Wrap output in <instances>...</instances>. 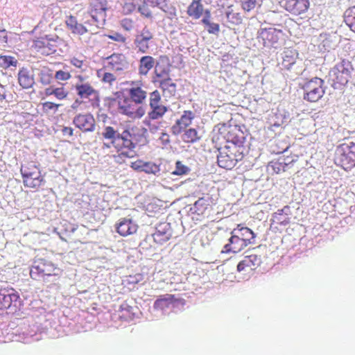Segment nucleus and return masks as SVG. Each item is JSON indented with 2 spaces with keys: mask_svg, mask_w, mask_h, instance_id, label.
Returning <instances> with one entry per match:
<instances>
[{
  "mask_svg": "<svg viewBox=\"0 0 355 355\" xmlns=\"http://www.w3.org/2000/svg\"><path fill=\"white\" fill-rule=\"evenodd\" d=\"M237 129L232 125L218 124L213 130L212 141L218 150L219 167L232 170L243 157L244 147L236 135Z\"/></svg>",
  "mask_w": 355,
  "mask_h": 355,
  "instance_id": "f257e3e1",
  "label": "nucleus"
},
{
  "mask_svg": "<svg viewBox=\"0 0 355 355\" xmlns=\"http://www.w3.org/2000/svg\"><path fill=\"white\" fill-rule=\"evenodd\" d=\"M102 136L105 139L110 140L115 149L116 154L113 155V158L116 163L124 164L128 159L133 158L136 155V144L131 139L132 134L128 129L119 133L112 126H105Z\"/></svg>",
  "mask_w": 355,
  "mask_h": 355,
  "instance_id": "f03ea898",
  "label": "nucleus"
},
{
  "mask_svg": "<svg viewBox=\"0 0 355 355\" xmlns=\"http://www.w3.org/2000/svg\"><path fill=\"white\" fill-rule=\"evenodd\" d=\"M106 105L110 113L125 116L132 121L141 119L146 114L142 105H137L122 92H116L113 97L107 98Z\"/></svg>",
  "mask_w": 355,
  "mask_h": 355,
  "instance_id": "7ed1b4c3",
  "label": "nucleus"
},
{
  "mask_svg": "<svg viewBox=\"0 0 355 355\" xmlns=\"http://www.w3.org/2000/svg\"><path fill=\"white\" fill-rule=\"evenodd\" d=\"M60 269L45 258H36L30 270L32 279L40 280L45 277L59 276Z\"/></svg>",
  "mask_w": 355,
  "mask_h": 355,
  "instance_id": "20e7f679",
  "label": "nucleus"
},
{
  "mask_svg": "<svg viewBox=\"0 0 355 355\" xmlns=\"http://www.w3.org/2000/svg\"><path fill=\"white\" fill-rule=\"evenodd\" d=\"M335 162L345 171L355 166V143L350 141L337 146L335 153Z\"/></svg>",
  "mask_w": 355,
  "mask_h": 355,
  "instance_id": "39448f33",
  "label": "nucleus"
},
{
  "mask_svg": "<svg viewBox=\"0 0 355 355\" xmlns=\"http://www.w3.org/2000/svg\"><path fill=\"white\" fill-rule=\"evenodd\" d=\"M301 88L304 99L311 103L318 102L325 93L324 80L318 77L306 80L301 85Z\"/></svg>",
  "mask_w": 355,
  "mask_h": 355,
  "instance_id": "423d86ee",
  "label": "nucleus"
},
{
  "mask_svg": "<svg viewBox=\"0 0 355 355\" xmlns=\"http://www.w3.org/2000/svg\"><path fill=\"white\" fill-rule=\"evenodd\" d=\"M67 28L73 33L78 36L79 40L83 44H89L94 33L87 26L89 21H85L84 24L78 21L76 17L69 15L65 21Z\"/></svg>",
  "mask_w": 355,
  "mask_h": 355,
  "instance_id": "0eeeda50",
  "label": "nucleus"
},
{
  "mask_svg": "<svg viewBox=\"0 0 355 355\" xmlns=\"http://www.w3.org/2000/svg\"><path fill=\"white\" fill-rule=\"evenodd\" d=\"M352 69V63L347 60H342L337 63L329 72V76L334 85L336 86L347 84Z\"/></svg>",
  "mask_w": 355,
  "mask_h": 355,
  "instance_id": "6e6552de",
  "label": "nucleus"
},
{
  "mask_svg": "<svg viewBox=\"0 0 355 355\" xmlns=\"http://www.w3.org/2000/svg\"><path fill=\"white\" fill-rule=\"evenodd\" d=\"M76 78L78 82L76 83L74 88L78 96L83 100L99 102V92L90 83L85 82V78L83 76L78 75Z\"/></svg>",
  "mask_w": 355,
  "mask_h": 355,
  "instance_id": "1a4fd4ad",
  "label": "nucleus"
},
{
  "mask_svg": "<svg viewBox=\"0 0 355 355\" xmlns=\"http://www.w3.org/2000/svg\"><path fill=\"white\" fill-rule=\"evenodd\" d=\"M127 84L130 86L126 89L128 97L137 105H141L144 103L147 98V92L143 88L142 81L133 80L128 82Z\"/></svg>",
  "mask_w": 355,
  "mask_h": 355,
  "instance_id": "9d476101",
  "label": "nucleus"
},
{
  "mask_svg": "<svg viewBox=\"0 0 355 355\" xmlns=\"http://www.w3.org/2000/svg\"><path fill=\"white\" fill-rule=\"evenodd\" d=\"M280 6L294 15H300L306 12L309 6V0H279Z\"/></svg>",
  "mask_w": 355,
  "mask_h": 355,
  "instance_id": "9b49d317",
  "label": "nucleus"
},
{
  "mask_svg": "<svg viewBox=\"0 0 355 355\" xmlns=\"http://www.w3.org/2000/svg\"><path fill=\"white\" fill-rule=\"evenodd\" d=\"M104 67L113 71H121L128 69V62L123 53H113L107 57Z\"/></svg>",
  "mask_w": 355,
  "mask_h": 355,
  "instance_id": "f8f14e48",
  "label": "nucleus"
},
{
  "mask_svg": "<svg viewBox=\"0 0 355 355\" xmlns=\"http://www.w3.org/2000/svg\"><path fill=\"white\" fill-rule=\"evenodd\" d=\"M74 125L83 132H93L96 128V121L90 113L78 114L73 120Z\"/></svg>",
  "mask_w": 355,
  "mask_h": 355,
  "instance_id": "ddd939ff",
  "label": "nucleus"
},
{
  "mask_svg": "<svg viewBox=\"0 0 355 355\" xmlns=\"http://www.w3.org/2000/svg\"><path fill=\"white\" fill-rule=\"evenodd\" d=\"M195 118V114L191 110H184L180 119L171 127V132L174 135H179L187 128Z\"/></svg>",
  "mask_w": 355,
  "mask_h": 355,
  "instance_id": "4468645a",
  "label": "nucleus"
},
{
  "mask_svg": "<svg viewBox=\"0 0 355 355\" xmlns=\"http://www.w3.org/2000/svg\"><path fill=\"white\" fill-rule=\"evenodd\" d=\"M259 35L265 46H272L278 43L279 40L283 37L284 33L282 30L275 28H268L261 29Z\"/></svg>",
  "mask_w": 355,
  "mask_h": 355,
  "instance_id": "2eb2a0df",
  "label": "nucleus"
},
{
  "mask_svg": "<svg viewBox=\"0 0 355 355\" xmlns=\"http://www.w3.org/2000/svg\"><path fill=\"white\" fill-rule=\"evenodd\" d=\"M172 237V228L168 223H160L156 227L155 232L153 234L155 243L162 245Z\"/></svg>",
  "mask_w": 355,
  "mask_h": 355,
  "instance_id": "dca6fc26",
  "label": "nucleus"
},
{
  "mask_svg": "<svg viewBox=\"0 0 355 355\" xmlns=\"http://www.w3.org/2000/svg\"><path fill=\"white\" fill-rule=\"evenodd\" d=\"M153 38V34L150 31L145 27L142 29L140 34L137 35L135 40V44L138 51L146 53L149 49V42Z\"/></svg>",
  "mask_w": 355,
  "mask_h": 355,
  "instance_id": "f3484780",
  "label": "nucleus"
},
{
  "mask_svg": "<svg viewBox=\"0 0 355 355\" xmlns=\"http://www.w3.org/2000/svg\"><path fill=\"white\" fill-rule=\"evenodd\" d=\"M116 232L122 236H127L137 232L138 226L131 218H121L115 224Z\"/></svg>",
  "mask_w": 355,
  "mask_h": 355,
  "instance_id": "a211bd4d",
  "label": "nucleus"
},
{
  "mask_svg": "<svg viewBox=\"0 0 355 355\" xmlns=\"http://www.w3.org/2000/svg\"><path fill=\"white\" fill-rule=\"evenodd\" d=\"M42 181L43 178L40 171L36 166H33L31 171L24 173V184L27 187L38 188L42 184Z\"/></svg>",
  "mask_w": 355,
  "mask_h": 355,
  "instance_id": "6ab92c4d",
  "label": "nucleus"
},
{
  "mask_svg": "<svg viewBox=\"0 0 355 355\" xmlns=\"http://www.w3.org/2000/svg\"><path fill=\"white\" fill-rule=\"evenodd\" d=\"M42 94L44 97H49L53 96L57 100L64 101L69 96V92L63 84L51 85L46 87Z\"/></svg>",
  "mask_w": 355,
  "mask_h": 355,
  "instance_id": "aec40b11",
  "label": "nucleus"
},
{
  "mask_svg": "<svg viewBox=\"0 0 355 355\" xmlns=\"http://www.w3.org/2000/svg\"><path fill=\"white\" fill-rule=\"evenodd\" d=\"M260 264V259L257 254H250L244 257L237 265V270L240 272L250 273L254 270Z\"/></svg>",
  "mask_w": 355,
  "mask_h": 355,
  "instance_id": "412c9836",
  "label": "nucleus"
},
{
  "mask_svg": "<svg viewBox=\"0 0 355 355\" xmlns=\"http://www.w3.org/2000/svg\"><path fill=\"white\" fill-rule=\"evenodd\" d=\"M106 6V0H92L89 5V13L94 21L98 22L99 19H104Z\"/></svg>",
  "mask_w": 355,
  "mask_h": 355,
  "instance_id": "4be33fe9",
  "label": "nucleus"
},
{
  "mask_svg": "<svg viewBox=\"0 0 355 355\" xmlns=\"http://www.w3.org/2000/svg\"><path fill=\"white\" fill-rule=\"evenodd\" d=\"M231 234L232 236L229 239L228 243L223 246L221 253H237L247 247L246 243L243 241H241L234 234Z\"/></svg>",
  "mask_w": 355,
  "mask_h": 355,
  "instance_id": "5701e85b",
  "label": "nucleus"
},
{
  "mask_svg": "<svg viewBox=\"0 0 355 355\" xmlns=\"http://www.w3.org/2000/svg\"><path fill=\"white\" fill-rule=\"evenodd\" d=\"M171 67L168 64H162L159 62L157 63L153 76L152 77V82L157 84L166 79H171Z\"/></svg>",
  "mask_w": 355,
  "mask_h": 355,
  "instance_id": "b1692460",
  "label": "nucleus"
},
{
  "mask_svg": "<svg viewBox=\"0 0 355 355\" xmlns=\"http://www.w3.org/2000/svg\"><path fill=\"white\" fill-rule=\"evenodd\" d=\"M19 295L13 289L1 290L0 291V313L10 307L13 302H16Z\"/></svg>",
  "mask_w": 355,
  "mask_h": 355,
  "instance_id": "393cba45",
  "label": "nucleus"
},
{
  "mask_svg": "<svg viewBox=\"0 0 355 355\" xmlns=\"http://www.w3.org/2000/svg\"><path fill=\"white\" fill-rule=\"evenodd\" d=\"M158 62L151 55L141 57L138 64V73L141 76H146L149 71L155 67Z\"/></svg>",
  "mask_w": 355,
  "mask_h": 355,
  "instance_id": "a878e982",
  "label": "nucleus"
},
{
  "mask_svg": "<svg viewBox=\"0 0 355 355\" xmlns=\"http://www.w3.org/2000/svg\"><path fill=\"white\" fill-rule=\"evenodd\" d=\"M231 234H234L241 241H243L247 246L254 243L255 234L253 231L247 227L242 226L241 224H239L236 228L233 229Z\"/></svg>",
  "mask_w": 355,
  "mask_h": 355,
  "instance_id": "bb28decb",
  "label": "nucleus"
},
{
  "mask_svg": "<svg viewBox=\"0 0 355 355\" xmlns=\"http://www.w3.org/2000/svg\"><path fill=\"white\" fill-rule=\"evenodd\" d=\"M211 197L209 195H206L196 201L191 209L193 214H196L199 216L203 215L211 207Z\"/></svg>",
  "mask_w": 355,
  "mask_h": 355,
  "instance_id": "cd10ccee",
  "label": "nucleus"
},
{
  "mask_svg": "<svg viewBox=\"0 0 355 355\" xmlns=\"http://www.w3.org/2000/svg\"><path fill=\"white\" fill-rule=\"evenodd\" d=\"M201 1L202 0H193L187 7V13L191 19L196 20L204 17L205 10Z\"/></svg>",
  "mask_w": 355,
  "mask_h": 355,
  "instance_id": "c85d7f7f",
  "label": "nucleus"
},
{
  "mask_svg": "<svg viewBox=\"0 0 355 355\" xmlns=\"http://www.w3.org/2000/svg\"><path fill=\"white\" fill-rule=\"evenodd\" d=\"M162 92L164 97H171L175 96L177 90V85L171 79H166L157 83Z\"/></svg>",
  "mask_w": 355,
  "mask_h": 355,
  "instance_id": "c756f323",
  "label": "nucleus"
},
{
  "mask_svg": "<svg viewBox=\"0 0 355 355\" xmlns=\"http://www.w3.org/2000/svg\"><path fill=\"white\" fill-rule=\"evenodd\" d=\"M297 53L295 51L288 49L284 52L282 62V69L290 71L296 63Z\"/></svg>",
  "mask_w": 355,
  "mask_h": 355,
  "instance_id": "7c9ffc66",
  "label": "nucleus"
},
{
  "mask_svg": "<svg viewBox=\"0 0 355 355\" xmlns=\"http://www.w3.org/2000/svg\"><path fill=\"white\" fill-rule=\"evenodd\" d=\"M227 21L232 25L239 26L243 22V16L232 5L229 6L225 12Z\"/></svg>",
  "mask_w": 355,
  "mask_h": 355,
  "instance_id": "2f4dec72",
  "label": "nucleus"
},
{
  "mask_svg": "<svg viewBox=\"0 0 355 355\" xmlns=\"http://www.w3.org/2000/svg\"><path fill=\"white\" fill-rule=\"evenodd\" d=\"M211 12L209 10L206 9L201 22L205 27H207V31L209 34L217 35L220 32V25L217 23L211 22Z\"/></svg>",
  "mask_w": 355,
  "mask_h": 355,
  "instance_id": "473e14b6",
  "label": "nucleus"
},
{
  "mask_svg": "<svg viewBox=\"0 0 355 355\" xmlns=\"http://www.w3.org/2000/svg\"><path fill=\"white\" fill-rule=\"evenodd\" d=\"M182 133L181 139L185 144H195L201 139V135L193 128H186Z\"/></svg>",
  "mask_w": 355,
  "mask_h": 355,
  "instance_id": "72a5a7b5",
  "label": "nucleus"
},
{
  "mask_svg": "<svg viewBox=\"0 0 355 355\" xmlns=\"http://www.w3.org/2000/svg\"><path fill=\"white\" fill-rule=\"evenodd\" d=\"M289 210L288 206L277 210L272 216V223L280 226H286L290 223V217L288 214H284L285 210Z\"/></svg>",
  "mask_w": 355,
  "mask_h": 355,
  "instance_id": "f704fd0d",
  "label": "nucleus"
},
{
  "mask_svg": "<svg viewBox=\"0 0 355 355\" xmlns=\"http://www.w3.org/2000/svg\"><path fill=\"white\" fill-rule=\"evenodd\" d=\"M150 111L148 112V117L152 120L161 119L168 112V107L161 103L150 106Z\"/></svg>",
  "mask_w": 355,
  "mask_h": 355,
  "instance_id": "c9c22d12",
  "label": "nucleus"
},
{
  "mask_svg": "<svg viewBox=\"0 0 355 355\" xmlns=\"http://www.w3.org/2000/svg\"><path fill=\"white\" fill-rule=\"evenodd\" d=\"M175 302L173 295L166 294L161 295L154 303V307L157 309H164L169 307Z\"/></svg>",
  "mask_w": 355,
  "mask_h": 355,
  "instance_id": "e433bc0d",
  "label": "nucleus"
},
{
  "mask_svg": "<svg viewBox=\"0 0 355 355\" xmlns=\"http://www.w3.org/2000/svg\"><path fill=\"white\" fill-rule=\"evenodd\" d=\"M290 165L291 162H286V159H282V157L279 158L277 160L271 161L269 163V166L275 173L285 171Z\"/></svg>",
  "mask_w": 355,
  "mask_h": 355,
  "instance_id": "4c0bfd02",
  "label": "nucleus"
},
{
  "mask_svg": "<svg viewBox=\"0 0 355 355\" xmlns=\"http://www.w3.org/2000/svg\"><path fill=\"white\" fill-rule=\"evenodd\" d=\"M50 46V40L46 37L38 38L33 42V47L37 51L42 50V53L49 54V51H51Z\"/></svg>",
  "mask_w": 355,
  "mask_h": 355,
  "instance_id": "58836bf2",
  "label": "nucleus"
},
{
  "mask_svg": "<svg viewBox=\"0 0 355 355\" xmlns=\"http://www.w3.org/2000/svg\"><path fill=\"white\" fill-rule=\"evenodd\" d=\"M345 21L355 32V6L352 7L345 13Z\"/></svg>",
  "mask_w": 355,
  "mask_h": 355,
  "instance_id": "ea45409f",
  "label": "nucleus"
},
{
  "mask_svg": "<svg viewBox=\"0 0 355 355\" xmlns=\"http://www.w3.org/2000/svg\"><path fill=\"white\" fill-rule=\"evenodd\" d=\"M40 82L44 85H51L53 80V74L51 70L48 69H43L39 74Z\"/></svg>",
  "mask_w": 355,
  "mask_h": 355,
  "instance_id": "a19ab883",
  "label": "nucleus"
},
{
  "mask_svg": "<svg viewBox=\"0 0 355 355\" xmlns=\"http://www.w3.org/2000/svg\"><path fill=\"white\" fill-rule=\"evenodd\" d=\"M17 60L10 55H0V67L7 69L10 66L16 67Z\"/></svg>",
  "mask_w": 355,
  "mask_h": 355,
  "instance_id": "79ce46f5",
  "label": "nucleus"
},
{
  "mask_svg": "<svg viewBox=\"0 0 355 355\" xmlns=\"http://www.w3.org/2000/svg\"><path fill=\"white\" fill-rule=\"evenodd\" d=\"M159 166L153 162H144L142 172L148 174H154L159 173Z\"/></svg>",
  "mask_w": 355,
  "mask_h": 355,
  "instance_id": "37998d69",
  "label": "nucleus"
},
{
  "mask_svg": "<svg viewBox=\"0 0 355 355\" xmlns=\"http://www.w3.org/2000/svg\"><path fill=\"white\" fill-rule=\"evenodd\" d=\"M189 168L183 164L181 161H177L175 163V170L172 172L173 175H186L189 172Z\"/></svg>",
  "mask_w": 355,
  "mask_h": 355,
  "instance_id": "c03bdc74",
  "label": "nucleus"
},
{
  "mask_svg": "<svg viewBox=\"0 0 355 355\" xmlns=\"http://www.w3.org/2000/svg\"><path fill=\"white\" fill-rule=\"evenodd\" d=\"M257 4V0H241V7L245 12L253 10Z\"/></svg>",
  "mask_w": 355,
  "mask_h": 355,
  "instance_id": "a18cd8bd",
  "label": "nucleus"
},
{
  "mask_svg": "<svg viewBox=\"0 0 355 355\" xmlns=\"http://www.w3.org/2000/svg\"><path fill=\"white\" fill-rule=\"evenodd\" d=\"M60 105V104H57L51 101H46L42 103V110L44 113H49L51 111L56 112Z\"/></svg>",
  "mask_w": 355,
  "mask_h": 355,
  "instance_id": "49530a36",
  "label": "nucleus"
},
{
  "mask_svg": "<svg viewBox=\"0 0 355 355\" xmlns=\"http://www.w3.org/2000/svg\"><path fill=\"white\" fill-rule=\"evenodd\" d=\"M162 103V96L160 92L155 89L149 94V106Z\"/></svg>",
  "mask_w": 355,
  "mask_h": 355,
  "instance_id": "de8ad7c7",
  "label": "nucleus"
},
{
  "mask_svg": "<svg viewBox=\"0 0 355 355\" xmlns=\"http://www.w3.org/2000/svg\"><path fill=\"white\" fill-rule=\"evenodd\" d=\"M150 6L147 5L144 1L143 2L142 5H141L139 8V12L141 13L142 16L146 18H152L153 17V13L150 10Z\"/></svg>",
  "mask_w": 355,
  "mask_h": 355,
  "instance_id": "09e8293b",
  "label": "nucleus"
},
{
  "mask_svg": "<svg viewBox=\"0 0 355 355\" xmlns=\"http://www.w3.org/2000/svg\"><path fill=\"white\" fill-rule=\"evenodd\" d=\"M71 75L70 72L63 70H58L55 73V78L60 81H67L71 79Z\"/></svg>",
  "mask_w": 355,
  "mask_h": 355,
  "instance_id": "8fccbe9b",
  "label": "nucleus"
},
{
  "mask_svg": "<svg viewBox=\"0 0 355 355\" xmlns=\"http://www.w3.org/2000/svg\"><path fill=\"white\" fill-rule=\"evenodd\" d=\"M70 64L77 69H82L85 66V60L81 57L73 56L69 59Z\"/></svg>",
  "mask_w": 355,
  "mask_h": 355,
  "instance_id": "3c124183",
  "label": "nucleus"
},
{
  "mask_svg": "<svg viewBox=\"0 0 355 355\" xmlns=\"http://www.w3.org/2000/svg\"><path fill=\"white\" fill-rule=\"evenodd\" d=\"M35 83L33 76L24 73V89L31 88Z\"/></svg>",
  "mask_w": 355,
  "mask_h": 355,
  "instance_id": "603ef678",
  "label": "nucleus"
},
{
  "mask_svg": "<svg viewBox=\"0 0 355 355\" xmlns=\"http://www.w3.org/2000/svg\"><path fill=\"white\" fill-rule=\"evenodd\" d=\"M116 80V76L110 72H105L102 78V81L105 83H108L110 85Z\"/></svg>",
  "mask_w": 355,
  "mask_h": 355,
  "instance_id": "864d4df0",
  "label": "nucleus"
},
{
  "mask_svg": "<svg viewBox=\"0 0 355 355\" xmlns=\"http://www.w3.org/2000/svg\"><path fill=\"white\" fill-rule=\"evenodd\" d=\"M144 161L141 159H137L135 162H131L130 167L136 171L142 172Z\"/></svg>",
  "mask_w": 355,
  "mask_h": 355,
  "instance_id": "5fc2aeb1",
  "label": "nucleus"
},
{
  "mask_svg": "<svg viewBox=\"0 0 355 355\" xmlns=\"http://www.w3.org/2000/svg\"><path fill=\"white\" fill-rule=\"evenodd\" d=\"M142 280H143V276L141 274H137L134 276L130 275L127 279V282L130 284H138L139 282H141Z\"/></svg>",
  "mask_w": 355,
  "mask_h": 355,
  "instance_id": "6e6d98bb",
  "label": "nucleus"
},
{
  "mask_svg": "<svg viewBox=\"0 0 355 355\" xmlns=\"http://www.w3.org/2000/svg\"><path fill=\"white\" fill-rule=\"evenodd\" d=\"M107 37L112 40L124 43L126 40L125 37L121 33H114L112 35H108Z\"/></svg>",
  "mask_w": 355,
  "mask_h": 355,
  "instance_id": "4d7b16f0",
  "label": "nucleus"
},
{
  "mask_svg": "<svg viewBox=\"0 0 355 355\" xmlns=\"http://www.w3.org/2000/svg\"><path fill=\"white\" fill-rule=\"evenodd\" d=\"M135 0H129L123 5V9L128 12H132L136 9Z\"/></svg>",
  "mask_w": 355,
  "mask_h": 355,
  "instance_id": "13d9d810",
  "label": "nucleus"
},
{
  "mask_svg": "<svg viewBox=\"0 0 355 355\" xmlns=\"http://www.w3.org/2000/svg\"><path fill=\"white\" fill-rule=\"evenodd\" d=\"M8 42V32L4 28L0 29V44H5Z\"/></svg>",
  "mask_w": 355,
  "mask_h": 355,
  "instance_id": "bf43d9fd",
  "label": "nucleus"
},
{
  "mask_svg": "<svg viewBox=\"0 0 355 355\" xmlns=\"http://www.w3.org/2000/svg\"><path fill=\"white\" fill-rule=\"evenodd\" d=\"M159 140L161 141L162 144L164 145L168 144L170 142V136L166 132H162Z\"/></svg>",
  "mask_w": 355,
  "mask_h": 355,
  "instance_id": "052dcab7",
  "label": "nucleus"
},
{
  "mask_svg": "<svg viewBox=\"0 0 355 355\" xmlns=\"http://www.w3.org/2000/svg\"><path fill=\"white\" fill-rule=\"evenodd\" d=\"M62 133L64 136L72 137L73 134V129L71 127H64L62 129Z\"/></svg>",
  "mask_w": 355,
  "mask_h": 355,
  "instance_id": "680f3d73",
  "label": "nucleus"
},
{
  "mask_svg": "<svg viewBox=\"0 0 355 355\" xmlns=\"http://www.w3.org/2000/svg\"><path fill=\"white\" fill-rule=\"evenodd\" d=\"M144 1L153 8L159 6L162 3V0H144Z\"/></svg>",
  "mask_w": 355,
  "mask_h": 355,
  "instance_id": "e2e57ef3",
  "label": "nucleus"
},
{
  "mask_svg": "<svg viewBox=\"0 0 355 355\" xmlns=\"http://www.w3.org/2000/svg\"><path fill=\"white\" fill-rule=\"evenodd\" d=\"M149 131L151 133L156 132L159 129V125L155 124V123H148V124Z\"/></svg>",
  "mask_w": 355,
  "mask_h": 355,
  "instance_id": "0e129e2a",
  "label": "nucleus"
},
{
  "mask_svg": "<svg viewBox=\"0 0 355 355\" xmlns=\"http://www.w3.org/2000/svg\"><path fill=\"white\" fill-rule=\"evenodd\" d=\"M283 159H286V162H291V165L297 161V159H294L293 157H284Z\"/></svg>",
  "mask_w": 355,
  "mask_h": 355,
  "instance_id": "69168bd1",
  "label": "nucleus"
},
{
  "mask_svg": "<svg viewBox=\"0 0 355 355\" xmlns=\"http://www.w3.org/2000/svg\"><path fill=\"white\" fill-rule=\"evenodd\" d=\"M21 74H22V70H20L18 73V79H19V82L21 81Z\"/></svg>",
  "mask_w": 355,
  "mask_h": 355,
  "instance_id": "338daca9",
  "label": "nucleus"
},
{
  "mask_svg": "<svg viewBox=\"0 0 355 355\" xmlns=\"http://www.w3.org/2000/svg\"><path fill=\"white\" fill-rule=\"evenodd\" d=\"M288 146H286V148H284L283 150L282 151H277V153L279 154V153H283L284 151L288 149Z\"/></svg>",
  "mask_w": 355,
  "mask_h": 355,
  "instance_id": "774afa93",
  "label": "nucleus"
}]
</instances>
